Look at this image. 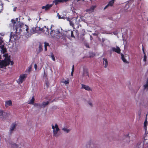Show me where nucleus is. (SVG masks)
I'll return each mask as SVG.
<instances>
[{
	"mask_svg": "<svg viewBox=\"0 0 148 148\" xmlns=\"http://www.w3.org/2000/svg\"><path fill=\"white\" fill-rule=\"evenodd\" d=\"M10 62V59L9 58H5L3 60H0V69L9 65Z\"/></svg>",
	"mask_w": 148,
	"mask_h": 148,
	"instance_id": "f257e3e1",
	"label": "nucleus"
},
{
	"mask_svg": "<svg viewBox=\"0 0 148 148\" xmlns=\"http://www.w3.org/2000/svg\"><path fill=\"white\" fill-rule=\"evenodd\" d=\"M52 127L53 130V136L57 137L58 136L57 133L58 131L60 130L58 125L57 124H55V126L53 124L52 125Z\"/></svg>",
	"mask_w": 148,
	"mask_h": 148,
	"instance_id": "f03ea898",
	"label": "nucleus"
},
{
	"mask_svg": "<svg viewBox=\"0 0 148 148\" xmlns=\"http://www.w3.org/2000/svg\"><path fill=\"white\" fill-rule=\"evenodd\" d=\"M27 75L26 74L20 75L17 80V83L19 84L22 83L25 80L27 77Z\"/></svg>",
	"mask_w": 148,
	"mask_h": 148,
	"instance_id": "7ed1b4c3",
	"label": "nucleus"
},
{
	"mask_svg": "<svg viewBox=\"0 0 148 148\" xmlns=\"http://www.w3.org/2000/svg\"><path fill=\"white\" fill-rule=\"evenodd\" d=\"M129 135V134L124 135L122 138V141L124 143H129L130 142V138Z\"/></svg>",
	"mask_w": 148,
	"mask_h": 148,
	"instance_id": "20e7f679",
	"label": "nucleus"
},
{
	"mask_svg": "<svg viewBox=\"0 0 148 148\" xmlns=\"http://www.w3.org/2000/svg\"><path fill=\"white\" fill-rule=\"evenodd\" d=\"M8 114L2 110H0V117L3 120H4L7 118Z\"/></svg>",
	"mask_w": 148,
	"mask_h": 148,
	"instance_id": "39448f33",
	"label": "nucleus"
},
{
	"mask_svg": "<svg viewBox=\"0 0 148 148\" xmlns=\"http://www.w3.org/2000/svg\"><path fill=\"white\" fill-rule=\"evenodd\" d=\"M53 5V4H48L45 6H42L41 8L42 9H45V11H47L50 10Z\"/></svg>",
	"mask_w": 148,
	"mask_h": 148,
	"instance_id": "423d86ee",
	"label": "nucleus"
},
{
	"mask_svg": "<svg viewBox=\"0 0 148 148\" xmlns=\"http://www.w3.org/2000/svg\"><path fill=\"white\" fill-rule=\"evenodd\" d=\"M40 30L46 34L48 35L49 34V29L46 26H45L44 27L40 29Z\"/></svg>",
	"mask_w": 148,
	"mask_h": 148,
	"instance_id": "0eeeda50",
	"label": "nucleus"
},
{
	"mask_svg": "<svg viewBox=\"0 0 148 148\" xmlns=\"http://www.w3.org/2000/svg\"><path fill=\"white\" fill-rule=\"evenodd\" d=\"M112 49L113 51L116 52L117 53L120 54L121 53V49L118 47L116 46V48L112 47Z\"/></svg>",
	"mask_w": 148,
	"mask_h": 148,
	"instance_id": "6e6552de",
	"label": "nucleus"
},
{
	"mask_svg": "<svg viewBox=\"0 0 148 148\" xmlns=\"http://www.w3.org/2000/svg\"><path fill=\"white\" fill-rule=\"evenodd\" d=\"M76 18H73L69 20L70 25L72 26L73 27H74V23L76 22Z\"/></svg>",
	"mask_w": 148,
	"mask_h": 148,
	"instance_id": "1a4fd4ad",
	"label": "nucleus"
},
{
	"mask_svg": "<svg viewBox=\"0 0 148 148\" xmlns=\"http://www.w3.org/2000/svg\"><path fill=\"white\" fill-rule=\"evenodd\" d=\"M114 0H111L109 2L108 4L105 7L104 9L105 10L106 8L109 6H112L113 4L114 3Z\"/></svg>",
	"mask_w": 148,
	"mask_h": 148,
	"instance_id": "9d476101",
	"label": "nucleus"
},
{
	"mask_svg": "<svg viewBox=\"0 0 148 148\" xmlns=\"http://www.w3.org/2000/svg\"><path fill=\"white\" fill-rule=\"evenodd\" d=\"M12 102L11 100L6 101H5V106L6 108L10 106H12Z\"/></svg>",
	"mask_w": 148,
	"mask_h": 148,
	"instance_id": "9b49d317",
	"label": "nucleus"
},
{
	"mask_svg": "<svg viewBox=\"0 0 148 148\" xmlns=\"http://www.w3.org/2000/svg\"><path fill=\"white\" fill-rule=\"evenodd\" d=\"M82 88L87 90H91V88L88 86L83 84H82Z\"/></svg>",
	"mask_w": 148,
	"mask_h": 148,
	"instance_id": "f8f14e48",
	"label": "nucleus"
},
{
	"mask_svg": "<svg viewBox=\"0 0 148 148\" xmlns=\"http://www.w3.org/2000/svg\"><path fill=\"white\" fill-rule=\"evenodd\" d=\"M53 2L55 4V5H57L59 3H64V0H55Z\"/></svg>",
	"mask_w": 148,
	"mask_h": 148,
	"instance_id": "ddd939ff",
	"label": "nucleus"
},
{
	"mask_svg": "<svg viewBox=\"0 0 148 148\" xmlns=\"http://www.w3.org/2000/svg\"><path fill=\"white\" fill-rule=\"evenodd\" d=\"M16 126V124L15 123H13L11 125L10 129L11 133L13 131Z\"/></svg>",
	"mask_w": 148,
	"mask_h": 148,
	"instance_id": "4468645a",
	"label": "nucleus"
},
{
	"mask_svg": "<svg viewBox=\"0 0 148 148\" xmlns=\"http://www.w3.org/2000/svg\"><path fill=\"white\" fill-rule=\"evenodd\" d=\"M89 148H99V147L97 145L92 143L90 145Z\"/></svg>",
	"mask_w": 148,
	"mask_h": 148,
	"instance_id": "2eb2a0df",
	"label": "nucleus"
},
{
	"mask_svg": "<svg viewBox=\"0 0 148 148\" xmlns=\"http://www.w3.org/2000/svg\"><path fill=\"white\" fill-rule=\"evenodd\" d=\"M3 3L2 0H0V13L3 9Z\"/></svg>",
	"mask_w": 148,
	"mask_h": 148,
	"instance_id": "dca6fc26",
	"label": "nucleus"
},
{
	"mask_svg": "<svg viewBox=\"0 0 148 148\" xmlns=\"http://www.w3.org/2000/svg\"><path fill=\"white\" fill-rule=\"evenodd\" d=\"M0 48H1L2 50L3 53H4L6 52L7 50L6 48L4 47V45H1L0 46Z\"/></svg>",
	"mask_w": 148,
	"mask_h": 148,
	"instance_id": "f3484780",
	"label": "nucleus"
},
{
	"mask_svg": "<svg viewBox=\"0 0 148 148\" xmlns=\"http://www.w3.org/2000/svg\"><path fill=\"white\" fill-rule=\"evenodd\" d=\"M103 64H105L104 67L105 68H106L107 67L108 64V62L107 60L106 59H105L104 58L103 59Z\"/></svg>",
	"mask_w": 148,
	"mask_h": 148,
	"instance_id": "a211bd4d",
	"label": "nucleus"
},
{
	"mask_svg": "<svg viewBox=\"0 0 148 148\" xmlns=\"http://www.w3.org/2000/svg\"><path fill=\"white\" fill-rule=\"evenodd\" d=\"M144 89H147L148 88V78L147 79V81L145 84L143 86Z\"/></svg>",
	"mask_w": 148,
	"mask_h": 148,
	"instance_id": "6ab92c4d",
	"label": "nucleus"
},
{
	"mask_svg": "<svg viewBox=\"0 0 148 148\" xmlns=\"http://www.w3.org/2000/svg\"><path fill=\"white\" fill-rule=\"evenodd\" d=\"M121 59L125 63H128V62L124 57V55H123L122 53H121Z\"/></svg>",
	"mask_w": 148,
	"mask_h": 148,
	"instance_id": "aec40b11",
	"label": "nucleus"
},
{
	"mask_svg": "<svg viewBox=\"0 0 148 148\" xmlns=\"http://www.w3.org/2000/svg\"><path fill=\"white\" fill-rule=\"evenodd\" d=\"M61 83H63L65 84H68L69 83V79L67 80H64V79H63L60 82Z\"/></svg>",
	"mask_w": 148,
	"mask_h": 148,
	"instance_id": "412c9836",
	"label": "nucleus"
},
{
	"mask_svg": "<svg viewBox=\"0 0 148 148\" xmlns=\"http://www.w3.org/2000/svg\"><path fill=\"white\" fill-rule=\"evenodd\" d=\"M62 130H63L64 132H65L66 133H69L70 131L71 130V129H67V128L64 127L62 129Z\"/></svg>",
	"mask_w": 148,
	"mask_h": 148,
	"instance_id": "4be33fe9",
	"label": "nucleus"
},
{
	"mask_svg": "<svg viewBox=\"0 0 148 148\" xmlns=\"http://www.w3.org/2000/svg\"><path fill=\"white\" fill-rule=\"evenodd\" d=\"M34 97L33 96L32 99L29 101L28 103L29 104H33L34 102Z\"/></svg>",
	"mask_w": 148,
	"mask_h": 148,
	"instance_id": "5701e85b",
	"label": "nucleus"
},
{
	"mask_svg": "<svg viewBox=\"0 0 148 148\" xmlns=\"http://www.w3.org/2000/svg\"><path fill=\"white\" fill-rule=\"evenodd\" d=\"M49 103V101H47L46 102H44L42 103V106L43 108H45V106L47 105Z\"/></svg>",
	"mask_w": 148,
	"mask_h": 148,
	"instance_id": "b1692460",
	"label": "nucleus"
},
{
	"mask_svg": "<svg viewBox=\"0 0 148 148\" xmlns=\"http://www.w3.org/2000/svg\"><path fill=\"white\" fill-rule=\"evenodd\" d=\"M31 33L32 34H34L36 32V29L34 27H33L31 30H30Z\"/></svg>",
	"mask_w": 148,
	"mask_h": 148,
	"instance_id": "393cba45",
	"label": "nucleus"
},
{
	"mask_svg": "<svg viewBox=\"0 0 148 148\" xmlns=\"http://www.w3.org/2000/svg\"><path fill=\"white\" fill-rule=\"evenodd\" d=\"M47 46H49V44L48 43L45 42V51H47Z\"/></svg>",
	"mask_w": 148,
	"mask_h": 148,
	"instance_id": "a878e982",
	"label": "nucleus"
},
{
	"mask_svg": "<svg viewBox=\"0 0 148 148\" xmlns=\"http://www.w3.org/2000/svg\"><path fill=\"white\" fill-rule=\"evenodd\" d=\"M45 86L47 88H48L49 85V83L47 80H45Z\"/></svg>",
	"mask_w": 148,
	"mask_h": 148,
	"instance_id": "bb28decb",
	"label": "nucleus"
},
{
	"mask_svg": "<svg viewBox=\"0 0 148 148\" xmlns=\"http://www.w3.org/2000/svg\"><path fill=\"white\" fill-rule=\"evenodd\" d=\"M34 106L35 107H37L38 108H42V105L38 103H35L34 104Z\"/></svg>",
	"mask_w": 148,
	"mask_h": 148,
	"instance_id": "cd10ccee",
	"label": "nucleus"
},
{
	"mask_svg": "<svg viewBox=\"0 0 148 148\" xmlns=\"http://www.w3.org/2000/svg\"><path fill=\"white\" fill-rule=\"evenodd\" d=\"M147 119L146 118L145 121L144 122V128L145 130H146L147 128Z\"/></svg>",
	"mask_w": 148,
	"mask_h": 148,
	"instance_id": "c85d7f7f",
	"label": "nucleus"
},
{
	"mask_svg": "<svg viewBox=\"0 0 148 148\" xmlns=\"http://www.w3.org/2000/svg\"><path fill=\"white\" fill-rule=\"evenodd\" d=\"M74 65H73V66H72V71H71V75L72 76H73V72L74 71Z\"/></svg>",
	"mask_w": 148,
	"mask_h": 148,
	"instance_id": "c756f323",
	"label": "nucleus"
},
{
	"mask_svg": "<svg viewBox=\"0 0 148 148\" xmlns=\"http://www.w3.org/2000/svg\"><path fill=\"white\" fill-rule=\"evenodd\" d=\"M84 74L85 75L87 76L88 77H89L88 72L87 71H86L84 72Z\"/></svg>",
	"mask_w": 148,
	"mask_h": 148,
	"instance_id": "7c9ffc66",
	"label": "nucleus"
},
{
	"mask_svg": "<svg viewBox=\"0 0 148 148\" xmlns=\"http://www.w3.org/2000/svg\"><path fill=\"white\" fill-rule=\"evenodd\" d=\"M88 103L90 105L91 107H93V105L92 102L90 101H88Z\"/></svg>",
	"mask_w": 148,
	"mask_h": 148,
	"instance_id": "2f4dec72",
	"label": "nucleus"
},
{
	"mask_svg": "<svg viewBox=\"0 0 148 148\" xmlns=\"http://www.w3.org/2000/svg\"><path fill=\"white\" fill-rule=\"evenodd\" d=\"M39 52L41 51L42 50V46L41 45H40L39 47Z\"/></svg>",
	"mask_w": 148,
	"mask_h": 148,
	"instance_id": "473e14b6",
	"label": "nucleus"
},
{
	"mask_svg": "<svg viewBox=\"0 0 148 148\" xmlns=\"http://www.w3.org/2000/svg\"><path fill=\"white\" fill-rule=\"evenodd\" d=\"M143 60L145 62H146L147 61V56L146 54H144Z\"/></svg>",
	"mask_w": 148,
	"mask_h": 148,
	"instance_id": "72a5a7b5",
	"label": "nucleus"
},
{
	"mask_svg": "<svg viewBox=\"0 0 148 148\" xmlns=\"http://www.w3.org/2000/svg\"><path fill=\"white\" fill-rule=\"evenodd\" d=\"M51 58L53 60V61H55V58L53 54L52 53V54L51 55Z\"/></svg>",
	"mask_w": 148,
	"mask_h": 148,
	"instance_id": "f704fd0d",
	"label": "nucleus"
},
{
	"mask_svg": "<svg viewBox=\"0 0 148 148\" xmlns=\"http://www.w3.org/2000/svg\"><path fill=\"white\" fill-rule=\"evenodd\" d=\"M25 25L26 27L25 30L28 33V31H29V28L28 27L27 25Z\"/></svg>",
	"mask_w": 148,
	"mask_h": 148,
	"instance_id": "c9c22d12",
	"label": "nucleus"
},
{
	"mask_svg": "<svg viewBox=\"0 0 148 148\" xmlns=\"http://www.w3.org/2000/svg\"><path fill=\"white\" fill-rule=\"evenodd\" d=\"M71 36L72 38H75V37L73 34V32L72 31H71Z\"/></svg>",
	"mask_w": 148,
	"mask_h": 148,
	"instance_id": "e433bc0d",
	"label": "nucleus"
},
{
	"mask_svg": "<svg viewBox=\"0 0 148 148\" xmlns=\"http://www.w3.org/2000/svg\"><path fill=\"white\" fill-rule=\"evenodd\" d=\"M11 21L12 22V23H13V24H15L16 23V21L14 19H12Z\"/></svg>",
	"mask_w": 148,
	"mask_h": 148,
	"instance_id": "4c0bfd02",
	"label": "nucleus"
},
{
	"mask_svg": "<svg viewBox=\"0 0 148 148\" xmlns=\"http://www.w3.org/2000/svg\"><path fill=\"white\" fill-rule=\"evenodd\" d=\"M141 111H139L138 112V114L139 115V117L140 118V115L141 114Z\"/></svg>",
	"mask_w": 148,
	"mask_h": 148,
	"instance_id": "58836bf2",
	"label": "nucleus"
},
{
	"mask_svg": "<svg viewBox=\"0 0 148 148\" xmlns=\"http://www.w3.org/2000/svg\"><path fill=\"white\" fill-rule=\"evenodd\" d=\"M3 41L1 38V37L0 38V45L3 42Z\"/></svg>",
	"mask_w": 148,
	"mask_h": 148,
	"instance_id": "ea45409f",
	"label": "nucleus"
},
{
	"mask_svg": "<svg viewBox=\"0 0 148 148\" xmlns=\"http://www.w3.org/2000/svg\"><path fill=\"white\" fill-rule=\"evenodd\" d=\"M95 6H92L91 8L90 9L92 10H93L95 8Z\"/></svg>",
	"mask_w": 148,
	"mask_h": 148,
	"instance_id": "a19ab883",
	"label": "nucleus"
},
{
	"mask_svg": "<svg viewBox=\"0 0 148 148\" xmlns=\"http://www.w3.org/2000/svg\"><path fill=\"white\" fill-rule=\"evenodd\" d=\"M85 46L87 47H88V48H89V45L88 44H87V43H86L85 44Z\"/></svg>",
	"mask_w": 148,
	"mask_h": 148,
	"instance_id": "79ce46f5",
	"label": "nucleus"
},
{
	"mask_svg": "<svg viewBox=\"0 0 148 148\" xmlns=\"http://www.w3.org/2000/svg\"><path fill=\"white\" fill-rule=\"evenodd\" d=\"M142 46H143L142 50H143V53L144 54H145V51H144V47H143V45H142Z\"/></svg>",
	"mask_w": 148,
	"mask_h": 148,
	"instance_id": "37998d69",
	"label": "nucleus"
},
{
	"mask_svg": "<svg viewBox=\"0 0 148 148\" xmlns=\"http://www.w3.org/2000/svg\"><path fill=\"white\" fill-rule=\"evenodd\" d=\"M10 63L11 65H12L14 64V62L13 61H11L10 60Z\"/></svg>",
	"mask_w": 148,
	"mask_h": 148,
	"instance_id": "c03bdc74",
	"label": "nucleus"
},
{
	"mask_svg": "<svg viewBox=\"0 0 148 148\" xmlns=\"http://www.w3.org/2000/svg\"><path fill=\"white\" fill-rule=\"evenodd\" d=\"M16 8H17L16 7H14V8H13V11H16Z\"/></svg>",
	"mask_w": 148,
	"mask_h": 148,
	"instance_id": "a18cd8bd",
	"label": "nucleus"
},
{
	"mask_svg": "<svg viewBox=\"0 0 148 148\" xmlns=\"http://www.w3.org/2000/svg\"><path fill=\"white\" fill-rule=\"evenodd\" d=\"M34 68L36 70L37 69V65L36 64H34Z\"/></svg>",
	"mask_w": 148,
	"mask_h": 148,
	"instance_id": "49530a36",
	"label": "nucleus"
},
{
	"mask_svg": "<svg viewBox=\"0 0 148 148\" xmlns=\"http://www.w3.org/2000/svg\"><path fill=\"white\" fill-rule=\"evenodd\" d=\"M53 31H55L53 30H51V32H50V34H52V33L53 32Z\"/></svg>",
	"mask_w": 148,
	"mask_h": 148,
	"instance_id": "de8ad7c7",
	"label": "nucleus"
},
{
	"mask_svg": "<svg viewBox=\"0 0 148 148\" xmlns=\"http://www.w3.org/2000/svg\"><path fill=\"white\" fill-rule=\"evenodd\" d=\"M31 67H29V69L28 71L29 72H30L31 71Z\"/></svg>",
	"mask_w": 148,
	"mask_h": 148,
	"instance_id": "09e8293b",
	"label": "nucleus"
},
{
	"mask_svg": "<svg viewBox=\"0 0 148 148\" xmlns=\"http://www.w3.org/2000/svg\"><path fill=\"white\" fill-rule=\"evenodd\" d=\"M58 18L60 19V18H62L61 17V16H60V15H59L58 16Z\"/></svg>",
	"mask_w": 148,
	"mask_h": 148,
	"instance_id": "8fccbe9b",
	"label": "nucleus"
},
{
	"mask_svg": "<svg viewBox=\"0 0 148 148\" xmlns=\"http://www.w3.org/2000/svg\"><path fill=\"white\" fill-rule=\"evenodd\" d=\"M1 59V56L0 55V60Z\"/></svg>",
	"mask_w": 148,
	"mask_h": 148,
	"instance_id": "3c124183",
	"label": "nucleus"
},
{
	"mask_svg": "<svg viewBox=\"0 0 148 148\" xmlns=\"http://www.w3.org/2000/svg\"><path fill=\"white\" fill-rule=\"evenodd\" d=\"M14 145H15L16 146V144H14Z\"/></svg>",
	"mask_w": 148,
	"mask_h": 148,
	"instance_id": "603ef678",
	"label": "nucleus"
},
{
	"mask_svg": "<svg viewBox=\"0 0 148 148\" xmlns=\"http://www.w3.org/2000/svg\"><path fill=\"white\" fill-rule=\"evenodd\" d=\"M92 0H90V1H92Z\"/></svg>",
	"mask_w": 148,
	"mask_h": 148,
	"instance_id": "864d4df0",
	"label": "nucleus"
}]
</instances>
